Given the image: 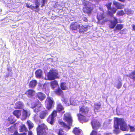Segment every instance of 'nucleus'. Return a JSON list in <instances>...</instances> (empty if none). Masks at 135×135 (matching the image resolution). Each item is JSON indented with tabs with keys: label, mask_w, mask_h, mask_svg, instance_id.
Returning a JSON list of instances; mask_svg holds the SVG:
<instances>
[{
	"label": "nucleus",
	"mask_w": 135,
	"mask_h": 135,
	"mask_svg": "<svg viewBox=\"0 0 135 135\" xmlns=\"http://www.w3.org/2000/svg\"><path fill=\"white\" fill-rule=\"evenodd\" d=\"M82 4L84 6L82 9L83 12L89 16L91 14L95 7L94 4L90 3L89 1L85 0L83 1Z\"/></svg>",
	"instance_id": "f257e3e1"
},
{
	"label": "nucleus",
	"mask_w": 135,
	"mask_h": 135,
	"mask_svg": "<svg viewBox=\"0 0 135 135\" xmlns=\"http://www.w3.org/2000/svg\"><path fill=\"white\" fill-rule=\"evenodd\" d=\"M63 119L69 125V126L66 124L64 122H59L60 124L62 127L65 128H67L68 130L70 129V127L69 126H72L73 120L71 115L69 114L66 113L64 115Z\"/></svg>",
	"instance_id": "f03ea898"
},
{
	"label": "nucleus",
	"mask_w": 135,
	"mask_h": 135,
	"mask_svg": "<svg viewBox=\"0 0 135 135\" xmlns=\"http://www.w3.org/2000/svg\"><path fill=\"white\" fill-rule=\"evenodd\" d=\"M45 103L46 108L48 110L52 109L54 107L55 103L53 99L48 97L45 101Z\"/></svg>",
	"instance_id": "7ed1b4c3"
},
{
	"label": "nucleus",
	"mask_w": 135,
	"mask_h": 135,
	"mask_svg": "<svg viewBox=\"0 0 135 135\" xmlns=\"http://www.w3.org/2000/svg\"><path fill=\"white\" fill-rule=\"evenodd\" d=\"M48 80H54L59 78L57 71L53 69H51L47 75Z\"/></svg>",
	"instance_id": "20e7f679"
},
{
	"label": "nucleus",
	"mask_w": 135,
	"mask_h": 135,
	"mask_svg": "<svg viewBox=\"0 0 135 135\" xmlns=\"http://www.w3.org/2000/svg\"><path fill=\"white\" fill-rule=\"evenodd\" d=\"M111 5L112 3L109 2L105 4V6L107 7L108 9L107 14L110 16L113 17V14L116 13L117 9L114 7H111Z\"/></svg>",
	"instance_id": "39448f33"
},
{
	"label": "nucleus",
	"mask_w": 135,
	"mask_h": 135,
	"mask_svg": "<svg viewBox=\"0 0 135 135\" xmlns=\"http://www.w3.org/2000/svg\"><path fill=\"white\" fill-rule=\"evenodd\" d=\"M42 107L41 102L38 100L36 102L31 105V108L33 109L34 112L37 113L40 111V109Z\"/></svg>",
	"instance_id": "423d86ee"
},
{
	"label": "nucleus",
	"mask_w": 135,
	"mask_h": 135,
	"mask_svg": "<svg viewBox=\"0 0 135 135\" xmlns=\"http://www.w3.org/2000/svg\"><path fill=\"white\" fill-rule=\"evenodd\" d=\"M118 123L119 124L120 129L123 131H128V126L123 119L119 118L118 120Z\"/></svg>",
	"instance_id": "0eeeda50"
},
{
	"label": "nucleus",
	"mask_w": 135,
	"mask_h": 135,
	"mask_svg": "<svg viewBox=\"0 0 135 135\" xmlns=\"http://www.w3.org/2000/svg\"><path fill=\"white\" fill-rule=\"evenodd\" d=\"M57 115L56 111V110H54L47 118V121L51 124L52 125L54 122L55 118Z\"/></svg>",
	"instance_id": "6e6552de"
},
{
	"label": "nucleus",
	"mask_w": 135,
	"mask_h": 135,
	"mask_svg": "<svg viewBox=\"0 0 135 135\" xmlns=\"http://www.w3.org/2000/svg\"><path fill=\"white\" fill-rule=\"evenodd\" d=\"M91 124L92 128L94 130H97L101 126V123L97 120L94 119L91 122Z\"/></svg>",
	"instance_id": "1a4fd4ad"
},
{
	"label": "nucleus",
	"mask_w": 135,
	"mask_h": 135,
	"mask_svg": "<svg viewBox=\"0 0 135 135\" xmlns=\"http://www.w3.org/2000/svg\"><path fill=\"white\" fill-rule=\"evenodd\" d=\"M80 24L77 21L71 22L69 26V28L70 30L73 32L78 30Z\"/></svg>",
	"instance_id": "9d476101"
},
{
	"label": "nucleus",
	"mask_w": 135,
	"mask_h": 135,
	"mask_svg": "<svg viewBox=\"0 0 135 135\" xmlns=\"http://www.w3.org/2000/svg\"><path fill=\"white\" fill-rule=\"evenodd\" d=\"M89 26L88 25H79V27L78 28V32L80 34H84L86 32Z\"/></svg>",
	"instance_id": "9b49d317"
},
{
	"label": "nucleus",
	"mask_w": 135,
	"mask_h": 135,
	"mask_svg": "<svg viewBox=\"0 0 135 135\" xmlns=\"http://www.w3.org/2000/svg\"><path fill=\"white\" fill-rule=\"evenodd\" d=\"M79 112L80 113L83 115H86L88 114L90 112V108L86 107L84 106L82 107H79Z\"/></svg>",
	"instance_id": "f8f14e48"
},
{
	"label": "nucleus",
	"mask_w": 135,
	"mask_h": 135,
	"mask_svg": "<svg viewBox=\"0 0 135 135\" xmlns=\"http://www.w3.org/2000/svg\"><path fill=\"white\" fill-rule=\"evenodd\" d=\"M79 120L80 122L83 123L88 122L89 119L86 118L85 116L80 113L77 114Z\"/></svg>",
	"instance_id": "ddd939ff"
},
{
	"label": "nucleus",
	"mask_w": 135,
	"mask_h": 135,
	"mask_svg": "<svg viewBox=\"0 0 135 135\" xmlns=\"http://www.w3.org/2000/svg\"><path fill=\"white\" fill-rule=\"evenodd\" d=\"M124 25L123 24H118L115 26L114 31L118 30L120 31L119 33L122 34L124 33L125 31V29H124L122 30V29L123 28Z\"/></svg>",
	"instance_id": "4468645a"
},
{
	"label": "nucleus",
	"mask_w": 135,
	"mask_h": 135,
	"mask_svg": "<svg viewBox=\"0 0 135 135\" xmlns=\"http://www.w3.org/2000/svg\"><path fill=\"white\" fill-rule=\"evenodd\" d=\"M114 20L113 21L110 20V24L109 25V27L111 29L113 28L118 23V19L115 17H113Z\"/></svg>",
	"instance_id": "2eb2a0df"
},
{
	"label": "nucleus",
	"mask_w": 135,
	"mask_h": 135,
	"mask_svg": "<svg viewBox=\"0 0 135 135\" xmlns=\"http://www.w3.org/2000/svg\"><path fill=\"white\" fill-rule=\"evenodd\" d=\"M35 4L36 6H33L32 5L30 6L27 3H26V7L27 8H31L32 9H33L38 8L37 11H36V10L35 11V12H37L39 10V6L40 4L39 2L38 1H36L35 2Z\"/></svg>",
	"instance_id": "dca6fc26"
},
{
	"label": "nucleus",
	"mask_w": 135,
	"mask_h": 135,
	"mask_svg": "<svg viewBox=\"0 0 135 135\" xmlns=\"http://www.w3.org/2000/svg\"><path fill=\"white\" fill-rule=\"evenodd\" d=\"M48 111L46 110L41 111L39 115L40 118L42 119H45L48 115Z\"/></svg>",
	"instance_id": "f3484780"
},
{
	"label": "nucleus",
	"mask_w": 135,
	"mask_h": 135,
	"mask_svg": "<svg viewBox=\"0 0 135 135\" xmlns=\"http://www.w3.org/2000/svg\"><path fill=\"white\" fill-rule=\"evenodd\" d=\"M36 97L40 101L44 100L46 97L45 95L42 92H39L36 94Z\"/></svg>",
	"instance_id": "a211bd4d"
},
{
	"label": "nucleus",
	"mask_w": 135,
	"mask_h": 135,
	"mask_svg": "<svg viewBox=\"0 0 135 135\" xmlns=\"http://www.w3.org/2000/svg\"><path fill=\"white\" fill-rule=\"evenodd\" d=\"M35 93V91L32 89H29L27 90L25 93V94L29 97L31 98L33 97Z\"/></svg>",
	"instance_id": "6ab92c4d"
},
{
	"label": "nucleus",
	"mask_w": 135,
	"mask_h": 135,
	"mask_svg": "<svg viewBox=\"0 0 135 135\" xmlns=\"http://www.w3.org/2000/svg\"><path fill=\"white\" fill-rule=\"evenodd\" d=\"M72 132L75 135H83L82 130L79 128H74Z\"/></svg>",
	"instance_id": "aec40b11"
},
{
	"label": "nucleus",
	"mask_w": 135,
	"mask_h": 135,
	"mask_svg": "<svg viewBox=\"0 0 135 135\" xmlns=\"http://www.w3.org/2000/svg\"><path fill=\"white\" fill-rule=\"evenodd\" d=\"M54 92L55 94L58 96H62L63 95V92L59 87L56 89Z\"/></svg>",
	"instance_id": "412c9836"
},
{
	"label": "nucleus",
	"mask_w": 135,
	"mask_h": 135,
	"mask_svg": "<svg viewBox=\"0 0 135 135\" xmlns=\"http://www.w3.org/2000/svg\"><path fill=\"white\" fill-rule=\"evenodd\" d=\"M43 71L42 70L40 69L37 70L35 73L36 78H41L42 77Z\"/></svg>",
	"instance_id": "4be33fe9"
},
{
	"label": "nucleus",
	"mask_w": 135,
	"mask_h": 135,
	"mask_svg": "<svg viewBox=\"0 0 135 135\" xmlns=\"http://www.w3.org/2000/svg\"><path fill=\"white\" fill-rule=\"evenodd\" d=\"M64 108L62 105L61 104L58 103L56 107V114L57 112L60 113L62 112L64 110Z\"/></svg>",
	"instance_id": "5701e85b"
},
{
	"label": "nucleus",
	"mask_w": 135,
	"mask_h": 135,
	"mask_svg": "<svg viewBox=\"0 0 135 135\" xmlns=\"http://www.w3.org/2000/svg\"><path fill=\"white\" fill-rule=\"evenodd\" d=\"M113 4L116 7L117 9H121L123 8L124 5L122 4L119 2L114 1L113 2Z\"/></svg>",
	"instance_id": "b1692460"
},
{
	"label": "nucleus",
	"mask_w": 135,
	"mask_h": 135,
	"mask_svg": "<svg viewBox=\"0 0 135 135\" xmlns=\"http://www.w3.org/2000/svg\"><path fill=\"white\" fill-rule=\"evenodd\" d=\"M37 84V81L35 80H32L30 82L28 85L29 88H34Z\"/></svg>",
	"instance_id": "393cba45"
},
{
	"label": "nucleus",
	"mask_w": 135,
	"mask_h": 135,
	"mask_svg": "<svg viewBox=\"0 0 135 135\" xmlns=\"http://www.w3.org/2000/svg\"><path fill=\"white\" fill-rule=\"evenodd\" d=\"M13 114L17 118H19L21 114V111L20 110H16L13 112Z\"/></svg>",
	"instance_id": "a878e982"
},
{
	"label": "nucleus",
	"mask_w": 135,
	"mask_h": 135,
	"mask_svg": "<svg viewBox=\"0 0 135 135\" xmlns=\"http://www.w3.org/2000/svg\"><path fill=\"white\" fill-rule=\"evenodd\" d=\"M16 108L22 109L23 105V103L21 102H17L15 104Z\"/></svg>",
	"instance_id": "bb28decb"
},
{
	"label": "nucleus",
	"mask_w": 135,
	"mask_h": 135,
	"mask_svg": "<svg viewBox=\"0 0 135 135\" xmlns=\"http://www.w3.org/2000/svg\"><path fill=\"white\" fill-rule=\"evenodd\" d=\"M50 85L51 87L53 89L56 86L58 85L57 82L56 80H54L50 82Z\"/></svg>",
	"instance_id": "cd10ccee"
},
{
	"label": "nucleus",
	"mask_w": 135,
	"mask_h": 135,
	"mask_svg": "<svg viewBox=\"0 0 135 135\" xmlns=\"http://www.w3.org/2000/svg\"><path fill=\"white\" fill-rule=\"evenodd\" d=\"M65 82H62L60 84V88L63 90H66L68 89V87L67 86Z\"/></svg>",
	"instance_id": "c85d7f7f"
},
{
	"label": "nucleus",
	"mask_w": 135,
	"mask_h": 135,
	"mask_svg": "<svg viewBox=\"0 0 135 135\" xmlns=\"http://www.w3.org/2000/svg\"><path fill=\"white\" fill-rule=\"evenodd\" d=\"M7 121L8 122L9 124H11L15 123L13 118L12 116H10L7 119Z\"/></svg>",
	"instance_id": "c756f323"
},
{
	"label": "nucleus",
	"mask_w": 135,
	"mask_h": 135,
	"mask_svg": "<svg viewBox=\"0 0 135 135\" xmlns=\"http://www.w3.org/2000/svg\"><path fill=\"white\" fill-rule=\"evenodd\" d=\"M97 17L98 20L99 21L105 18V15L103 13H98L97 14Z\"/></svg>",
	"instance_id": "7c9ffc66"
},
{
	"label": "nucleus",
	"mask_w": 135,
	"mask_h": 135,
	"mask_svg": "<svg viewBox=\"0 0 135 135\" xmlns=\"http://www.w3.org/2000/svg\"><path fill=\"white\" fill-rule=\"evenodd\" d=\"M27 124L28 126V128L29 130L33 128L34 127L33 124L30 120H28L27 122Z\"/></svg>",
	"instance_id": "2f4dec72"
},
{
	"label": "nucleus",
	"mask_w": 135,
	"mask_h": 135,
	"mask_svg": "<svg viewBox=\"0 0 135 135\" xmlns=\"http://www.w3.org/2000/svg\"><path fill=\"white\" fill-rule=\"evenodd\" d=\"M101 105L100 103H95L94 104V110H95L97 111L99 110L100 108Z\"/></svg>",
	"instance_id": "473e14b6"
},
{
	"label": "nucleus",
	"mask_w": 135,
	"mask_h": 135,
	"mask_svg": "<svg viewBox=\"0 0 135 135\" xmlns=\"http://www.w3.org/2000/svg\"><path fill=\"white\" fill-rule=\"evenodd\" d=\"M27 129L25 126V124L22 125L20 129V132H24L27 131Z\"/></svg>",
	"instance_id": "72a5a7b5"
},
{
	"label": "nucleus",
	"mask_w": 135,
	"mask_h": 135,
	"mask_svg": "<svg viewBox=\"0 0 135 135\" xmlns=\"http://www.w3.org/2000/svg\"><path fill=\"white\" fill-rule=\"evenodd\" d=\"M57 134L58 135H66L63 130L61 129H60L58 130Z\"/></svg>",
	"instance_id": "f704fd0d"
},
{
	"label": "nucleus",
	"mask_w": 135,
	"mask_h": 135,
	"mask_svg": "<svg viewBox=\"0 0 135 135\" xmlns=\"http://www.w3.org/2000/svg\"><path fill=\"white\" fill-rule=\"evenodd\" d=\"M125 14L123 11L122 10L118 11L116 15L118 16H123Z\"/></svg>",
	"instance_id": "c9c22d12"
},
{
	"label": "nucleus",
	"mask_w": 135,
	"mask_h": 135,
	"mask_svg": "<svg viewBox=\"0 0 135 135\" xmlns=\"http://www.w3.org/2000/svg\"><path fill=\"white\" fill-rule=\"evenodd\" d=\"M128 126L129 127L130 132H135V128L134 126H132L129 125H128Z\"/></svg>",
	"instance_id": "e433bc0d"
},
{
	"label": "nucleus",
	"mask_w": 135,
	"mask_h": 135,
	"mask_svg": "<svg viewBox=\"0 0 135 135\" xmlns=\"http://www.w3.org/2000/svg\"><path fill=\"white\" fill-rule=\"evenodd\" d=\"M96 130L94 129L90 133V135H99Z\"/></svg>",
	"instance_id": "4c0bfd02"
},
{
	"label": "nucleus",
	"mask_w": 135,
	"mask_h": 135,
	"mask_svg": "<svg viewBox=\"0 0 135 135\" xmlns=\"http://www.w3.org/2000/svg\"><path fill=\"white\" fill-rule=\"evenodd\" d=\"M122 86V83L120 82H119L117 84L116 86V88L118 89H119Z\"/></svg>",
	"instance_id": "58836bf2"
},
{
	"label": "nucleus",
	"mask_w": 135,
	"mask_h": 135,
	"mask_svg": "<svg viewBox=\"0 0 135 135\" xmlns=\"http://www.w3.org/2000/svg\"><path fill=\"white\" fill-rule=\"evenodd\" d=\"M124 11L126 13L127 15H129L132 13L131 11L127 8L124 9Z\"/></svg>",
	"instance_id": "ea45409f"
},
{
	"label": "nucleus",
	"mask_w": 135,
	"mask_h": 135,
	"mask_svg": "<svg viewBox=\"0 0 135 135\" xmlns=\"http://www.w3.org/2000/svg\"><path fill=\"white\" fill-rule=\"evenodd\" d=\"M48 0H42V4L41 5V7H42L45 5V3L47 2Z\"/></svg>",
	"instance_id": "a19ab883"
},
{
	"label": "nucleus",
	"mask_w": 135,
	"mask_h": 135,
	"mask_svg": "<svg viewBox=\"0 0 135 135\" xmlns=\"http://www.w3.org/2000/svg\"><path fill=\"white\" fill-rule=\"evenodd\" d=\"M119 118H117V124L115 125L114 126V128H119V124L118 123V120Z\"/></svg>",
	"instance_id": "79ce46f5"
},
{
	"label": "nucleus",
	"mask_w": 135,
	"mask_h": 135,
	"mask_svg": "<svg viewBox=\"0 0 135 135\" xmlns=\"http://www.w3.org/2000/svg\"><path fill=\"white\" fill-rule=\"evenodd\" d=\"M28 112L26 110H24L23 112V115H24L25 117H26L27 116Z\"/></svg>",
	"instance_id": "37998d69"
},
{
	"label": "nucleus",
	"mask_w": 135,
	"mask_h": 135,
	"mask_svg": "<svg viewBox=\"0 0 135 135\" xmlns=\"http://www.w3.org/2000/svg\"><path fill=\"white\" fill-rule=\"evenodd\" d=\"M114 132L117 134L119 132V128H115Z\"/></svg>",
	"instance_id": "c03bdc74"
},
{
	"label": "nucleus",
	"mask_w": 135,
	"mask_h": 135,
	"mask_svg": "<svg viewBox=\"0 0 135 135\" xmlns=\"http://www.w3.org/2000/svg\"><path fill=\"white\" fill-rule=\"evenodd\" d=\"M83 21L84 22H87L88 21V20L86 17H84L83 18Z\"/></svg>",
	"instance_id": "a18cd8bd"
},
{
	"label": "nucleus",
	"mask_w": 135,
	"mask_h": 135,
	"mask_svg": "<svg viewBox=\"0 0 135 135\" xmlns=\"http://www.w3.org/2000/svg\"><path fill=\"white\" fill-rule=\"evenodd\" d=\"M13 128H15V126H12L8 128V130L10 131H11V130L13 129Z\"/></svg>",
	"instance_id": "49530a36"
},
{
	"label": "nucleus",
	"mask_w": 135,
	"mask_h": 135,
	"mask_svg": "<svg viewBox=\"0 0 135 135\" xmlns=\"http://www.w3.org/2000/svg\"><path fill=\"white\" fill-rule=\"evenodd\" d=\"M9 135H18V132L17 130L15 131L13 134H11Z\"/></svg>",
	"instance_id": "de8ad7c7"
},
{
	"label": "nucleus",
	"mask_w": 135,
	"mask_h": 135,
	"mask_svg": "<svg viewBox=\"0 0 135 135\" xmlns=\"http://www.w3.org/2000/svg\"><path fill=\"white\" fill-rule=\"evenodd\" d=\"M28 135H33L32 132L31 131H29L28 132Z\"/></svg>",
	"instance_id": "09e8293b"
},
{
	"label": "nucleus",
	"mask_w": 135,
	"mask_h": 135,
	"mask_svg": "<svg viewBox=\"0 0 135 135\" xmlns=\"http://www.w3.org/2000/svg\"><path fill=\"white\" fill-rule=\"evenodd\" d=\"M27 134L26 133H22L18 134V135H26Z\"/></svg>",
	"instance_id": "8fccbe9b"
},
{
	"label": "nucleus",
	"mask_w": 135,
	"mask_h": 135,
	"mask_svg": "<svg viewBox=\"0 0 135 135\" xmlns=\"http://www.w3.org/2000/svg\"><path fill=\"white\" fill-rule=\"evenodd\" d=\"M133 30L134 31H135V25H133L132 26Z\"/></svg>",
	"instance_id": "3c124183"
},
{
	"label": "nucleus",
	"mask_w": 135,
	"mask_h": 135,
	"mask_svg": "<svg viewBox=\"0 0 135 135\" xmlns=\"http://www.w3.org/2000/svg\"><path fill=\"white\" fill-rule=\"evenodd\" d=\"M119 1L122 2H124L125 1V0H118Z\"/></svg>",
	"instance_id": "603ef678"
},
{
	"label": "nucleus",
	"mask_w": 135,
	"mask_h": 135,
	"mask_svg": "<svg viewBox=\"0 0 135 135\" xmlns=\"http://www.w3.org/2000/svg\"><path fill=\"white\" fill-rule=\"evenodd\" d=\"M108 20H104L102 22V23H104L105 22H107V21H108Z\"/></svg>",
	"instance_id": "864d4df0"
},
{
	"label": "nucleus",
	"mask_w": 135,
	"mask_h": 135,
	"mask_svg": "<svg viewBox=\"0 0 135 135\" xmlns=\"http://www.w3.org/2000/svg\"><path fill=\"white\" fill-rule=\"evenodd\" d=\"M125 135H131V134H126Z\"/></svg>",
	"instance_id": "5fc2aeb1"
},
{
	"label": "nucleus",
	"mask_w": 135,
	"mask_h": 135,
	"mask_svg": "<svg viewBox=\"0 0 135 135\" xmlns=\"http://www.w3.org/2000/svg\"><path fill=\"white\" fill-rule=\"evenodd\" d=\"M90 1H96L97 0H90Z\"/></svg>",
	"instance_id": "6e6d98bb"
},
{
	"label": "nucleus",
	"mask_w": 135,
	"mask_h": 135,
	"mask_svg": "<svg viewBox=\"0 0 135 135\" xmlns=\"http://www.w3.org/2000/svg\"><path fill=\"white\" fill-rule=\"evenodd\" d=\"M36 1H37V0H36Z\"/></svg>",
	"instance_id": "4d7b16f0"
}]
</instances>
